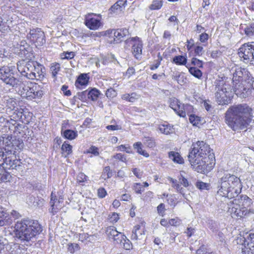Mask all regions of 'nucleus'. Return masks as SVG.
<instances>
[{"label": "nucleus", "instance_id": "obj_1", "mask_svg": "<svg viewBox=\"0 0 254 254\" xmlns=\"http://www.w3.org/2000/svg\"><path fill=\"white\" fill-rule=\"evenodd\" d=\"M254 117L253 110L246 104L233 106L226 113V122L235 131L247 130Z\"/></svg>", "mask_w": 254, "mask_h": 254}, {"label": "nucleus", "instance_id": "obj_2", "mask_svg": "<svg viewBox=\"0 0 254 254\" xmlns=\"http://www.w3.org/2000/svg\"><path fill=\"white\" fill-rule=\"evenodd\" d=\"M209 145L204 141L193 143L188 155V159L193 169L198 173H205L210 169L206 163L213 155L210 154Z\"/></svg>", "mask_w": 254, "mask_h": 254}, {"label": "nucleus", "instance_id": "obj_3", "mask_svg": "<svg viewBox=\"0 0 254 254\" xmlns=\"http://www.w3.org/2000/svg\"><path fill=\"white\" fill-rule=\"evenodd\" d=\"M217 188L219 194L232 198L237 196L241 192L242 184L238 177L229 173H224L218 179Z\"/></svg>", "mask_w": 254, "mask_h": 254}, {"label": "nucleus", "instance_id": "obj_4", "mask_svg": "<svg viewBox=\"0 0 254 254\" xmlns=\"http://www.w3.org/2000/svg\"><path fill=\"white\" fill-rule=\"evenodd\" d=\"M11 136L7 135L0 137V148L4 153L3 159L6 158V160H10L7 161V163H10L9 165L12 166L13 168L17 170L21 167V162L16 158V150H21L23 144L19 140H11Z\"/></svg>", "mask_w": 254, "mask_h": 254}, {"label": "nucleus", "instance_id": "obj_5", "mask_svg": "<svg viewBox=\"0 0 254 254\" xmlns=\"http://www.w3.org/2000/svg\"><path fill=\"white\" fill-rule=\"evenodd\" d=\"M14 228L15 237L21 241H30L42 230L37 221L29 220L17 221Z\"/></svg>", "mask_w": 254, "mask_h": 254}, {"label": "nucleus", "instance_id": "obj_6", "mask_svg": "<svg viewBox=\"0 0 254 254\" xmlns=\"http://www.w3.org/2000/svg\"><path fill=\"white\" fill-rule=\"evenodd\" d=\"M214 84L216 102L219 105H227L230 103L233 93L232 87L229 82L221 77L216 79Z\"/></svg>", "mask_w": 254, "mask_h": 254}, {"label": "nucleus", "instance_id": "obj_7", "mask_svg": "<svg viewBox=\"0 0 254 254\" xmlns=\"http://www.w3.org/2000/svg\"><path fill=\"white\" fill-rule=\"evenodd\" d=\"M14 75V68L12 66H4L0 68V79L5 84L17 88L20 86L21 81Z\"/></svg>", "mask_w": 254, "mask_h": 254}, {"label": "nucleus", "instance_id": "obj_8", "mask_svg": "<svg viewBox=\"0 0 254 254\" xmlns=\"http://www.w3.org/2000/svg\"><path fill=\"white\" fill-rule=\"evenodd\" d=\"M4 153L2 149L0 148V181L7 182L9 180L11 176L10 174L6 171V169H14L12 168V166L9 165L10 163L7 161H10L9 160H6L2 158L4 156Z\"/></svg>", "mask_w": 254, "mask_h": 254}, {"label": "nucleus", "instance_id": "obj_9", "mask_svg": "<svg viewBox=\"0 0 254 254\" xmlns=\"http://www.w3.org/2000/svg\"><path fill=\"white\" fill-rule=\"evenodd\" d=\"M105 34L111 38V40H109L111 43H119L122 41L125 37L128 35L129 32L126 28L117 30L111 29L106 31Z\"/></svg>", "mask_w": 254, "mask_h": 254}, {"label": "nucleus", "instance_id": "obj_10", "mask_svg": "<svg viewBox=\"0 0 254 254\" xmlns=\"http://www.w3.org/2000/svg\"><path fill=\"white\" fill-rule=\"evenodd\" d=\"M27 37L36 46H42L46 42L45 34L40 28L30 29Z\"/></svg>", "mask_w": 254, "mask_h": 254}, {"label": "nucleus", "instance_id": "obj_11", "mask_svg": "<svg viewBox=\"0 0 254 254\" xmlns=\"http://www.w3.org/2000/svg\"><path fill=\"white\" fill-rule=\"evenodd\" d=\"M252 49V42H251L243 44L239 49V56L245 63L253 62Z\"/></svg>", "mask_w": 254, "mask_h": 254}, {"label": "nucleus", "instance_id": "obj_12", "mask_svg": "<svg viewBox=\"0 0 254 254\" xmlns=\"http://www.w3.org/2000/svg\"><path fill=\"white\" fill-rule=\"evenodd\" d=\"M34 64H36V62L33 61L26 62L22 60L17 63V69L23 76L28 78L29 73L31 72Z\"/></svg>", "mask_w": 254, "mask_h": 254}, {"label": "nucleus", "instance_id": "obj_13", "mask_svg": "<svg viewBox=\"0 0 254 254\" xmlns=\"http://www.w3.org/2000/svg\"><path fill=\"white\" fill-rule=\"evenodd\" d=\"M145 223L144 222H141L139 224L135 225L132 231L131 239L137 240L142 239L145 235Z\"/></svg>", "mask_w": 254, "mask_h": 254}, {"label": "nucleus", "instance_id": "obj_14", "mask_svg": "<svg viewBox=\"0 0 254 254\" xmlns=\"http://www.w3.org/2000/svg\"><path fill=\"white\" fill-rule=\"evenodd\" d=\"M44 73L42 65L36 62V64H34L31 72L29 73L28 79L41 80L44 77Z\"/></svg>", "mask_w": 254, "mask_h": 254}, {"label": "nucleus", "instance_id": "obj_15", "mask_svg": "<svg viewBox=\"0 0 254 254\" xmlns=\"http://www.w3.org/2000/svg\"><path fill=\"white\" fill-rule=\"evenodd\" d=\"M132 53L136 59L141 58L142 50V42L138 38H132Z\"/></svg>", "mask_w": 254, "mask_h": 254}, {"label": "nucleus", "instance_id": "obj_16", "mask_svg": "<svg viewBox=\"0 0 254 254\" xmlns=\"http://www.w3.org/2000/svg\"><path fill=\"white\" fill-rule=\"evenodd\" d=\"M18 87L22 88L19 91L21 96L26 98L27 100H32L33 92H34V90H36V85H33L32 87H29L23 85L21 82L20 86Z\"/></svg>", "mask_w": 254, "mask_h": 254}, {"label": "nucleus", "instance_id": "obj_17", "mask_svg": "<svg viewBox=\"0 0 254 254\" xmlns=\"http://www.w3.org/2000/svg\"><path fill=\"white\" fill-rule=\"evenodd\" d=\"M230 72L233 74V82H242L243 80L244 74L246 73L247 70L245 68L241 67H232Z\"/></svg>", "mask_w": 254, "mask_h": 254}, {"label": "nucleus", "instance_id": "obj_18", "mask_svg": "<svg viewBox=\"0 0 254 254\" xmlns=\"http://www.w3.org/2000/svg\"><path fill=\"white\" fill-rule=\"evenodd\" d=\"M184 105H182L180 101L176 98L171 99L170 107L181 117L186 116L185 111L183 110Z\"/></svg>", "mask_w": 254, "mask_h": 254}, {"label": "nucleus", "instance_id": "obj_19", "mask_svg": "<svg viewBox=\"0 0 254 254\" xmlns=\"http://www.w3.org/2000/svg\"><path fill=\"white\" fill-rule=\"evenodd\" d=\"M94 13L89 14L85 19L86 25L91 30H97L101 25L100 19H96L90 16Z\"/></svg>", "mask_w": 254, "mask_h": 254}, {"label": "nucleus", "instance_id": "obj_20", "mask_svg": "<svg viewBox=\"0 0 254 254\" xmlns=\"http://www.w3.org/2000/svg\"><path fill=\"white\" fill-rule=\"evenodd\" d=\"M60 201L61 200H57L56 195H54L52 192L51 193V198L50 202L51 208L49 209V211L53 215L57 213L58 211L63 207V203H61Z\"/></svg>", "mask_w": 254, "mask_h": 254}, {"label": "nucleus", "instance_id": "obj_21", "mask_svg": "<svg viewBox=\"0 0 254 254\" xmlns=\"http://www.w3.org/2000/svg\"><path fill=\"white\" fill-rule=\"evenodd\" d=\"M11 222L9 214L5 211L4 208L0 206V226L9 225Z\"/></svg>", "mask_w": 254, "mask_h": 254}, {"label": "nucleus", "instance_id": "obj_22", "mask_svg": "<svg viewBox=\"0 0 254 254\" xmlns=\"http://www.w3.org/2000/svg\"><path fill=\"white\" fill-rule=\"evenodd\" d=\"M229 211L231 213L232 217H242L244 215L245 210H241L240 207V205L236 204L234 206H233L232 208H230Z\"/></svg>", "mask_w": 254, "mask_h": 254}, {"label": "nucleus", "instance_id": "obj_23", "mask_svg": "<svg viewBox=\"0 0 254 254\" xmlns=\"http://www.w3.org/2000/svg\"><path fill=\"white\" fill-rule=\"evenodd\" d=\"M88 80L89 77L87 74L83 73L79 76L75 82V84L77 87H78L79 85L81 86L86 85L87 84Z\"/></svg>", "mask_w": 254, "mask_h": 254}, {"label": "nucleus", "instance_id": "obj_24", "mask_svg": "<svg viewBox=\"0 0 254 254\" xmlns=\"http://www.w3.org/2000/svg\"><path fill=\"white\" fill-rule=\"evenodd\" d=\"M240 203L242 204L243 209L247 210L250 207L252 204V199L247 195H243L241 196Z\"/></svg>", "mask_w": 254, "mask_h": 254}, {"label": "nucleus", "instance_id": "obj_25", "mask_svg": "<svg viewBox=\"0 0 254 254\" xmlns=\"http://www.w3.org/2000/svg\"><path fill=\"white\" fill-rule=\"evenodd\" d=\"M169 158L174 162L182 164L183 163V159L179 153L175 151H171L169 153Z\"/></svg>", "mask_w": 254, "mask_h": 254}, {"label": "nucleus", "instance_id": "obj_26", "mask_svg": "<svg viewBox=\"0 0 254 254\" xmlns=\"http://www.w3.org/2000/svg\"><path fill=\"white\" fill-rule=\"evenodd\" d=\"M233 83V86L232 90H233L236 94H240V93H243V91L246 90V88L244 87L241 82L236 81Z\"/></svg>", "mask_w": 254, "mask_h": 254}, {"label": "nucleus", "instance_id": "obj_27", "mask_svg": "<svg viewBox=\"0 0 254 254\" xmlns=\"http://www.w3.org/2000/svg\"><path fill=\"white\" fill-rule=\"evenodd\" d=\"M100 95V91L96 88H93L90 91H87V96L88 99L92 101H96Z\"/></svg>", "mask_w": 254, "mask_h": 254}, {"label": "nucleus", "instance_id": "obj_28", "mask_svg": "<svg viewBox=\"0 0 254 254\" xmlns=\"http://www.w3.org/2000/svg\"><path fill=\"white\" fill-rule=\"evenodd\" d=\"M118 231L114 226H110L107 228L106 234L110 240L113 239L116 234H118Z\"/></svg>", "mask_w": 254, "mask_h": 254}, {"label": "nucleus", "instance_id": "obj_29", "mask_svg": "<svg viewBox=\"0 0 254 254\" xmlns=\"http://www.w3.org/2000/svg\"><path fill=\"white\" fill-rule=\"evenodd\" d=\"M63 136L69 140H72L77 136V132L70 129H66L63 132Z\"/></svg>", "mask_w": 254, "mask_h": 254}, {"label": "nucleus", "instance_id": "obj_30", "mask_svg": "<svg viewBox=\"0 0 254 254\" xmlns=\"http://www.w3.org/2000/svg\"><path fill=\"white\" fill-rule=\"evenodd\" d=\"M173 61L178 65H186L187 59L183 56H177L173 58Z\"/></svg>", "mask_w": 254, "mask_h": 254}, {"label": "nucleus", "instance_id": "obj_31", "mask_svg": "<svg viewBox=\"0 0 254 254\" xmlns=\"http://www.w3.org/2000/svg\"><path fill=\"white\" fill-rule=\"evenodd\" d=\"M126 236L123 234L122 233L118 232V234H116L115 236L113 238L112 240L116 244L122 245L123 243L124 239H126Z\"/></svg>", "mask_w": 254, "mask_h": 254}, {"label": "nucleus", "instance_id": "obj_32", "mask_svg": "<svg viewBox=\"0 0 254 254\" xmlns=\"http://www.w3.org/2000/svg\"><path fill=\"white\" fill-rule=\"evenodd\" d=\"M141 142H136L133 144L134 148L137 150V152L143 155L145 157H148L149 155L148 153H147L145 150H143L141 147Z\"/></svg>", "mask_w": 254, "mask_h": 254}, {"label": "nucleus", "instance_id": "obj_33", "mask_svg": "<svg viewBox=\"0 0 254 254\" xmlns=\"http://www.w3.org/2000/svg\"><path fill=\"white\" fill-rule=\"evenodd\" d=\"M137 95L135 93L129 94H125L122 96V98L123 100L128 101L130 102H134L137 98Z\"/></svg>", "mask_w": 254, "mask_h": 254}, {"label": "nucleus", "instance_id": "obj_34", "mask_svg": "<svg viewBox=\"0 0 254 254\" xmlns=\"http://www.w3.org/2000/svg\"><path fill=\"white\" fill-rule=\"evenodd\" d=\"M189 71L190 73L192 74L194 77L200 79L202 75V73L201 71L199 69L194 67H191L189 68Z\"/></svg>", "mask_w": 254, "mask_h": 254}, {"label": "nucleus", "instance_id": "obj_35", "mask_svg": "<svg viewBox=\"0 0 254 254\" xmlns=\"http://www.w3.org/2000/svg\"><path fill=\"white\" fill-rule=\"evenodd\" d=\"M143 142L146 146L149 148H153L156 145L154 139L149 137H144Z\"/></svg>", "mask_w": 254, "mask_h": 254}, {"label": "nucleus", "instance_id": "obj_36", "mask_svg": "<svg viewBox=\"0 0 254 254\" xmlns=\"http://www.w3.org/2000/svg\"><path fill=\"white\" fill-rule=\"evenodd\" d=\"M253 243H249L248 244L247 246H245L242 249L243 254H254V249Z\"/></svg>", "mask_w": 254, "mask_h": 254}, {"label": "nucleus", "instance_id": "obj_37", "mask_svg": "<svg viewBox=\"0 0 254 254\" xmlns=\"http://www.w3.org/2000/svg\"><path fill=\"white\" fill-rule=\"evenodd\" d=\"M162 4V0H154L152 4L149 6V8L151 10H157L161 8Z\"/></svg>", "mask_w": 254, "mask_h": 254}, {"label": "nucleus", "instance_id": "obj_38", "mask_svg": "<svg viewBox=\"0 0 254 254\" xmlns=\"http://www.w3.org/2000/svg\"><path fill=\"white\" fill-rule=\"evenodd\" d=\"M61 68L60 64L58 63H55L53 64L51 67V71H52V76L56 78L57 74L58 72L60 71Z\"/></svg>", "mask_w": 254, "mask_h": 254}, {"label": "nucleus", "instance_id": "obj_39", "mask_svg": "<svg viewBox=\"0 0 254 254\" xmlns=\"http://www.w3.org/2000/svg\"><path fill=\"white\" fill-rule=\"evenodd\" d=\"M23 115V114L22 112V109H20L19 110H18V108H17L14 110H13V113L12 116L15 120H20L22 121Z\"/></svg>", "mask_w": 254, "mask_h": 254}, {"label": "nucleus", "instance_id": "obj_40", "mask_svg": "<svg viewBox=\"0 0 254 254\" xmlns=\"http://www.w3.org/2000/svg\"><path fill=\"white\" fill-rule=\"evenodd\" d=\"M34 90V92H33L32 100L40 98L42 96L43 93L40 86L36 85V90Z\"/></svg>", "mask_w": 254, "mask_h": 254}, {"label": "nucleus", "instance_id": "obj_41", "mask_svg": "<svg viewBox=\"0 0 254 254\" xmlns=\"http://www.w3.org/2000/svg\"><path fill=\"white\" fill-rule=\"evenodd\" d=\"M113 175V172L110 169V167L109 166H106L104 168L103 170V172L102 174L103 178L105 180L107 179H109L111 178Z\"/></svg>", "mask_w": 254, "mask_h": 254}, {"label": "nucleus", "instance_id": "obj_42", "mask_svg": "<svg viewBox=\"0 0 254 254\" xmlns=\"http://www.w3.org/2000/svg\"><path fill=\"white\" fill-rule=\"evenodd\" d=\"M10 249H8L10 254H21V250L19 246L16 244H13L10 246Z\"/></svg>", "mask_w": 254, "mask_h": 254}, {"label": "nucleus", "instance_id": "obj_43", "mask_svg": "<svg viewBox=\"0 0 254 254\" xmlns=\"http://www.w3.org/2000/svg\"><path fill=\"white\" fill-rule=\"evenodd\" d=\"M159 130L163 133L168 134L172 132L171 127L168 125H162L159 127Z\"/></svg>", "mask_w": 254, "mask_h": 254}, {"label": "nucleus", "instance_id": "obj_44", "mask_svg": "<svg viewBox=\"0 0 254 254\" xmlns=\"http://www.w3.org/2000/svg\"><path fill=\"white\" fill-rule=\"evenodd\" d=\"M245 33L248 36H252L254 33V23H251L245 28Z\"/></svg>", "mask_w": 254, "mask_h": 254}, {"label": "nucleus", "instance_id": "obj_45", "mask_svg": "<svg viewBox=\"0 0 254 254\" xmlns=\"http://www.w3.org/2000/svg\"><path fill=\"white\" fill-rule=\"evenodd\" d=\"M6 107L8 109L13 111L17 108V104L13 99H9L6 101Z\"/></svg>", "mask_w": 254, "mask_h": 254}, {"label": "nucleus", "instance_id": "obj_46", "mask_svg": "<svg viewBox=\"0 0 254 254\" xmlns=\"http://www.w3.org/2000/svg\"><path fill=\"white\" fill-rule=\"evenodd\" d=\"M173 79L174 80L177 81V82L180 85L184 84L186 81V78L185 77L184 75L179 74L178 75H174Z\"/></svg>", "mask_w": 254, "mask_h": 254}, {"label": "nucleus", "instance_id": "obj_47", "mask_svg": "<svg viewBox=\"0 0 254 254\" xmlns=\"http://www.w3.org/2000/svg\"><path fill=\"white\" fill-rule=\"evenodd\" d=\"M62 150L66 153V155H68L72 152V146L70 144L64 142L62 146Z\"/></svg>", "mask_w": 254, "mask_h": 254}, {"label": "nucleus", "instance_id": "obj_48", "mask_svg": "<svg viewBox=\"0 0 254 254\" xmlns=\"http://www.w3.org/2000/svg\"><path fill=\"white\" fill-rule=\"evenodd\" d=\"M167 201L170 206H175L176 204V198L172 194H167Z\"/></svg>", "mask_w": 254, "mask_h": 254}, {"label": "nucleus", "instance_id": "obj_49", "mask_svg": "<svg viewBox=\"0 0 254 254\" xmlns=\"http://www.w3.org/2000/svg\"><path fill=\"white\" fill-rule=\"evenodd\" d=\"M75 56V54L73 52H64L61 55V58L62 59H71L74 58Z\"/></svg>", "mask_w": 254, "mask_h": 254}, {"label": "nucleus", "instance_id": "obj_50", "mask_svg": "<svg viewBox=\"0 0 254 254\" xmlns=\"http://www.w3.org/2000/svg\"><path fill=\"white\" fill-rule=\"evenodd\" d=\"M122 247H123L126 250H130L132 248L131 243L130 241L127 239V238L126 239H124L123 241V243H122V245H120Z\"/></svg>", "mask_w": 254, "mask_h": 254}, {"label": "nucleus", "instance_id": "obj_51", "mask_svg": "<svg viewBox=\"0 0 254 254\" xmlns=\"http://www.w3.org/2000/svg\"><path fill=\"white\" fill-rule=\"evenodd\" d=\"M8 21L6 15H2V16H0V27L3 28L8 27V25H7Z\"/></svg>", "mask_w": 254, "mask_h": 254}, {"label": "nucleus", "instance_id": "obj_52", "mask_svg": "<svg viewBox=\"0 0 254 254\" xmlns=\"http://www.w3.org/2000/svg\"><path fill=\"white\" fill-rule=\"evenodd\" d=\"M179 180L181 184L183 185L185 187H188L189 186L190 184L188 180L185 178L182 174H180V175L179 177Z\"/></svg>", "mask_w": 254, "mask_h": 254}, {"label": "nucleus", "instance_id": "obj_53", "mask_svg": "<svg viewBox=\"0 0 254 254\" xmlns=\"http://www.w3.org/2000/svg\"><path fill=\"white\" fill-rule=\"evenodd\" d=\"M87 176L83 173H80L77 176V182L79 183L87 181Z\"/></svg>", "mask_w": 254, "mask_h": 254}, {"label": "nucleus", "instance_id": "obj_54", "mask_svg": "<svg viewBox=\"0 0 254 254\" xmlns=\"http://www.w3.org/2000/svg\"><path fill=\"white\" fill-rule=\"evenodd\" d=\"M191 64L199 67H202V62L195 58L192 59Z\"/></svg>", "mask_w": 254, "mask_h": 254}, {"label": "nucleus", "instance_id": "obj_55", "mask_svg": "<svg viewBox=\"0 0 254 254\" xmlns=\"http://www.w3.org/2000/svg\"><path fill=\"white\" fill-rule=\"evenodd\" d=\"M106 95L107 97L113 98L116 95V92L114 89L109 88L106 91Z\"/></svg>", "mask_w": 254, "mask_h": 254}, {"label": "nucleus", "instance_id": "obj_56", "mask_svg": "<svg viewBox=\"0 0 254 254\" xmlns=\"http://www.w3.org/2000/svg\"><path fill=\"white\" fill-rule=\"evenodd\" d=\"M113 157L115 159H118L123 162H127V159L126 158V156L121 153H117L116 155H114Z\"/></svg>", "mask_w": 254, "mask_h": 254}, {"label": "nucleus", "instance_id": "obj_57", "mask_svg": "<svg viewBox=\"0 0 254 254\" xmlns=\"http://www.w3.org/2000/svg\"><path fill=\"white\" fill-rule=\"evenodd\" d=\"M162 58L160 56V54H158V59L156 61V64L152 65L151 66L150 69L151 70H154L155 69H157L160 65L161 61H162Z\"/></svg>", "mask_w": 254, "mask_h": 254}, {"label": "nucleus", "instance_id": "obj_58", "mask_svg": "<svg viewBox=\"0 0 254 254\" xmlns=\"http://www.w3.org/2000/svg\"><path fill=\"white\" fill-rule=\"evenodd\" d=\"M86 96H87V90H85L81 92H78L77 94V97L82 101L86 100Z\"/></svg>", "mask_w": 254, "mask_h": 254}, {"label": "nucleus", "instance_id": "obj_59", "mask_svg": "<svg viewBox=\"0 0 254 254\" xmlns=\"http://www.w3.org/2000/svg\"><path fill=\"white\" fill-rule=\"evenodd\" d=\"M169 225L174 226H179L181 223V220L178 218L171 219L169 220Z\"/></svg>", "mask_w": 254, "mask_h": 254}, {"label": "nucleus", "instance_id": "obj_60", "mask_svg": "<svg viewBox=\"0 0 254 254\" xmlns=\"http://www.w3.org/2000/svg\"><path fill=\"white\" fill-rule=\"evenodd\" d=\"M88 152L91 153L95 156H98L99 154L98 148L94 146H92L91 147H90Z\"/></svg>", "mask_w": 254, "mask_h": 254}, {"label": "nucleus", "instance_id": "obj_61", "mask_svg": "<svg viewBox=\"0 0 254 254\" xmlns=\"http://www.w3.org/2000/svg\"><path fill=\"white\" fill-rule=\"evenodd\" d=\"M157 211L160 215L163 216L165 212V205L164 203H161L157 206Z\"/></svg>", "mask_w": 254, "mask_h": 254}, {"label": "nucleus", "instance_id": "obj_62", "mask_svg": "<svg viewBox=\"0 0 254 254\" xmlns=\"http://www.w3.org/2000/svg\"><path fill=\"white\" fill-rule=\"evenodd\" d=\"M198 117L195 116L194 115H190V116L189 120L190 122L193 125H196L198 124V121H199Z\"/></svg>", "mask_w": 254, "mask_h": 254}, {"label": "nucleus", "instance_id": "obj_63", "mask_svg": "<svg viewBox=\"0 0 254 254\" xmlns=\"http://www.w3.org/2000/svg\"><path fill=\"white\" fill-rule=\"evenodd\" d=\"M117 3H115L110 9V11L111 13H115L117 12V10H119L120 11H122L123 9L120 6H119Z\"/></svg>", "mask_w": 254, "mask_h": 254}, {"label": "nucleus", "instance_id": "obj_64", "mask_svg": "<svg viewBox=\"0 0 254 254\" xmlns=\"http://www.w3.org/2000/svg\"><path fill=\"white\" fill-rule=\"evenodd\" d=\"M196 186L197 188L200 190L207 189L208 187V184L202 182H198L196 184Z\"/></svg>", "mask_w": 254, "mask_h": 254}]
</instances>
